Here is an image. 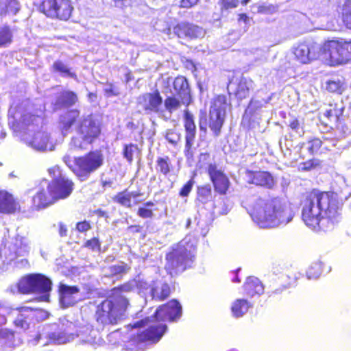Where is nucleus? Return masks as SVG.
I'll use <instances>...</instances> for the list:
<instances>
[{
  "label": "nucleus",
  "instance_id": "nucleus-59",
  "mask_svg": "<svg viewBox=\"0 0 351 351\" xmlns=\"http://www.w3.org/2000/svg\"><path fill=\"white\" fill-rule=\"evenodd\" d=\"M91 229L89 221L84 220L76 223V230L80 232H85Z\"/></svg>",
  "mask_w": 351,
  "mask_h": 351
},
{
  "label": "nucleus",
  "instance_id": "nucleus-19",
  "mask_svg": "<svg viewBox=\"0 0 351 351\" xmlns=\"http://www.w3.org/2000/svg\"><path fill=\"white\" fill-rule=\"evenodd\" d=\"M42 181L40 183V188L32 198V210L38 211L47 208L56 203L54 197L51 193V190L47 184L46 188L42 185Z\"/></svg>",
  "mask_w": 351,
  "mask_h": 351
},
{
  "label": "nucleus",
  "instance_id": "nucleus-49",
  "mask_svg": "<svg viewBox=\"0 0 351 351\" xmlns=\"http://www.w3.org/2000/svg\"><path fill=\"white\" fill-rule=\"evenodd\" d=\"M308 152L311 155H315L322 146V141L319 138H313L307 141Z\"/></svg>",
  "mask_w": 351,
  "mask_h": 351
},
{
  "label": "nucleus",
  "instance_id": "nucleus-10",
  "mask_svg": "<svg viewBox=\"0 0 351 351\" xmlns=\"http://www.w3.org/2000/svg\"><path fill=\"white\" fill-rule=\"evenodd\" d=\"M322 48L332 65L345 64L351 62V40H328L324 43Z\"/></svg>",
  "mask_w": 351,
  "mask_h": 351
},
{
  "label": "nucleus",
  "instance_id": "nucleus-35",
  "mask_svg": "<svg viewBox=\"0 0 351 351\" xmlns=\"http://www.w3.org/2000/svg\"><path fill=\"white\" fill-rule=\"evenodd\" d=\"M78 102V96L72 90H64L56 101L60 107L69 108L75 106Z\"/></svg>",
  "mask_w": 351,
  "mask_h": 351
},
{
  "label": "nucleus",
  "instance_id": "nucleus-31",
  "mask_svg": "<svg viewBox=\"0 0 351 351\" xmlns=\"http://www.w3.org/2000/svg\"><path fill=\"white\" fill-rule=\"evenodd\" d=\"M244 294L248 297L260 295L264 291L261 282L255 277H248L243 285Z\"/></svg>",
  "mask_w": 351,
  "mask_h": 351
},
{
  "label": "nucleus",
  "instance_id": "nucleus-18",
  "mask_svg": "<svg viewBox=\"0 0 351 351\" xmlns=\"http://www.w3.org/2000/svg\"><path fill=\"white\" fill-rule=\"evenodd\" d=\"M15 310L18 314L13 324L23 330H28L32 322H38V314L41 313L40 310L25 306L17 307Z\"/></svg>",
  "mask_w": 351,
  "mask_h": 351
},
{
  "label": "nucleus",
  "instance_id": "nucleus-11",
  "mask_svg": "<svg viewBox=\"0 0 351 351\" xmlns=\"http://www.w3.org/2000/svg\"><path fill=\"white\" fill-rule=\"evenodd\" d=\"M165 33L169 36L176 37L181 43L201 39L205 35L202 27L188 21H181L169 26L166 28Z\"/></svg>",
  "mask_w": 351,
  "mask_h": 351
},
{
  "label": "nucleus",
  "instance_id": "nucleus-37",
  "mask_svg": "<svg viewBox=\"0 0 351 351\" xmlns=\"http://www.w3.org/2000/svg\"><path fill=\"white\" fill-rule=\"evenodd\" d=\"M16 287L21 293H34V274H27L21 278L17 282Z\"/></svg>",
  "mask_w": 351,
  "mask_h": 351
},
{
  "label": "nucleus",
  "instance_id": "nucleus-9",
  "mask_svg": "<svg viewBox=\"0 0 351 351\" xmlns=\"http://www.w3.org/2000/svg\"><path fill=\"white\" fill-rule=\"evenodd\" d=\"M38 10L51 20L68 21L74 6L71 0H40Z\"/></svg>",
  "mask_w": 351,
  "mask_h": 351
},
{
  "label": "nucleus",
  "instance_id": "nucleus-25",
  "mask_svg": "<svg viewBox=\"0 0 351 351\" xmlns=\"http://www.w3.org/2000/svg\"><path fill=\"white\" fill-rule=\"evenodd\" d=\"M344 108L337 104H330L323 113V117L327 121L326 125H332L336 128H339L343 123Z\"/></svg>",
  "mask_w": 351,
  "mask_h": 351
},
{
  "label": "nucleus",
  "instance_id": "nucleus-46",
  "mask_svg": "<svg viewBox=\"0 0 351 351\" xmlns=\"http://www.w3.org/2000/svg\"><path fill=\"white\" fill-rule=\"evenodd\" d=\"M108 269L110 272V276H122L130 269V267L127 263L121 262V264L110 266Z\"/></svg>",
  "mask_w": 351,
  "mask_h": 351
},
{
  "label": "nucleus",
  "instance_id": "nucleus-20",
  "mask_svg": "<svg viewBox=\"0 0 351 351\" xmlns=\"http://www.w3.org/2000/svg\"><path fill=\"white\" fill-rule=\"evenodd\" d=\"M295 60L300 64H308L317 58V47L311 43L302 42L293 48Z\"/></svg>",
  "mask_w": 351,
  "mask_h": 351
},
{
  "label": "nucleus",
  "instance_id": "nucleus-16",
  "mask_svg": "<svg viewBox=\"0 0 351 351\" xmlns=\"http://www.w3.org/2000/svg\"><path fill=\"white\" fill-rule=\"evenodd\" d=\"M182 313V308L180 303L178 300L172 299L160 305L155 311L153 317L162 323L173 322L179 319Z\"/></svg>",
  "mask_w": 351,
  "mask_h": 351
},
{
  "label": "nucleus",
  "instance_id": "nucleus-56",
  "mask_svg": "<svg viewBox=\"0 0 351 351\" xmlns=\"http://www.w3.org/2000/svg\"><path fill=\"white\" fill-rule=\"evenodd\" d=\"M210 160V154L209 152L201 153L198 156L197 166L199 169L203 168L206 165H208V166L210 164L209 163Z\"/></svg>",
  "mask_w": 351,
  "mask_h": 351
},
{
  "label": "nucleus",
  "instance_id": "nucleus-24",
  "mask_svg": "<svg viewBox=\"0 0 351 351\" xmlns=\"http://www.w3.org/2000/svg\"><path fill=\"white\" fill-rule=\"evenodd\" d=\"M173 290V287L168 282L155 280L150 285L149 294L152 300L163 302L170 297Z\"/></svg>",
  "mask_w": 351,
  "mask_h": 351
},
{
  "label": "nucleus",
  "instance_id": "nucleus-53",
  "mask_svg": "<svg viewBox=\"0 0 351 351\" xmlns=\"http://www.w3.org/2000/svg\"><path fill=\"white\" fill-rule=\"evenodd\" d=\"M194 180L193 178L188 180L180 189L179 191V195L182 197H188L190 193L192 191L193 186L194 185Z\"/></svg>",
  "mask_w": 351,
  "mask_h": 351
},
{
  "label": "nucleus",
  "instance_id": "nucleus-27",
  "mask_svg": "<svg viewBox=\"0 0 351 351\" xmlns=\"http://www.w3.org/2000/svg\"><path fill=\"white\" fill-rule=\"evenodd\" d=\"M346 88V82L342 75H335L325 82L324 89L330 94L342 95Z\"/></svg>",
  "mask_w": 351,
  "mask_h": 351
},
{
  "label": "nucleus",
  "instance_id": "nucleus-58",
  "mask_svg": "<svg viewBox=\"0 0 351 351\" xmlns=\"http://www.w3.org/2000/svg\"><path fill=\"white\" fill-rule=\"evenodd\" d=\"M127 230L133 234L142 233L143 239L146 237V233L144 232L143 226L139 224L130 225L127 228Z\"/></svg>",
  "mask_w": 351,
  "mask_h": 351
},
{
  "label": "nucleus",
  "instance_id": "nucleus-55",
  "mask_svg": "<svg viewBox=\"0 0 351 351\" xmlns=\"http://www.w3.org/2000/svg\"><path fill=\"white\" fill-rule=\"evenodd\" d=\"M137 215L142 219H152L154 216V210L150 208L140 206L136 212Z\"/></svg>",
  "mask_w": 351,
  "mask_h": 351
},
{
  "label": "nucleus",
  "instance_id": "nucleus-5",
  "mask_svg": "<svg viewBox=\"0 0 351 351\" xmlns=\"http://www.w3.org/2000/svg\"><path fill=\"white\" fill-rule=\"evenodd\" d=\"M130 326L132 328L147 327L130 336L125 344L127 351H139L141 343L155 344L158 343L167 330V324L157 321L153 316L146 317L130 324Z\"/></svg>",
  "mask_w": 351,
  "mask_h": 351
},
{
  "label": "nucleus",
  "instance_id": "nucleus-48",
  "mask_svg": "<svg viewBox=\"0 0 351 351\" xmlns=\"http://www.w3.org/2000/svg\"><path fill=\"white\" fill-rule=\"evenodd\" d=\"M14 339L15 331L6 328H0V341L5 343L13 344Z\"/></svg>",
  "mask_w": 351,
  "mask_h": 351
},
{
  "label": "nucleus",
  "instance_id": "nucleus-50",
  "mask_svg": "<svg viewBox=\"0 0 351 351\" xmlns=\"http://www.w3.org/2000/svg\"><path fill=\"white\" fill-rule=\"evenodd\" d=\"M138 149V146L133 143L125 145L123 149V154L125 158L131 163L133 161L134 152Z\"/></svg>",
  "mask_w": 351,
  "mask_h": 351
},
{
  "label": "nucleus",
  "instance_id": "nucleus-29",
  "mask_svg": "<svg viewBox=\"0 0 351 351\" xmlns=\"http://www.w3.org/2000/svg\"><path fill=\"white\" fill-rule=\"evenodd\" d=\"M141 195L139 192H128V189H124L120 192H118L114 195L112 199L114 202L119 204L125 208H130L134 205H137L138 202L135 201L134 203L132 202V198L136 199V197Z\"/></svg>",
  "mask_w": 351,
  "mask_h": 351
},
{
  "label": "nucleus",
  "instance_id": "nucleus-23",
  "mask_svg": "<svg viewBox=\"0 0 351 351\" xmlns=\"http://www.w3.org/2000/svg\"><path fill=\"white\" fill-rule=\"evenodd\" d=\"M21 211L19 202L5 189H0V214L14 215Z\"/></svg>",
  "mask_w": 351,
  "mask_h": 351
},
{
  "label": "nucleus",
  "instance_id": "nucleus-38",
  "mask_svg": "<svg viewBox=\"0 0 351 351\" xmlns=\"http://www.w3.org/2000/svg\"><path fill=\"white\" fill-rule=\"evenodd\" d=\"M251 307L252 304L247 300L237 299L232 304L231 311L234 317H240Z\"/></svg>",
  "mask_w": 351,
  "mask_h": 351
},
{
  "label": "nucleus",
  "instance_id": "nucleus-7",
  "mask_svg": "<svg viewBox=\"0 0 351 351\" xmlns=\"http://www.w3.org/2000/svg\"><path fill=\"white\" fill-rule=\"evenodd\" d=\"M47 172L52 180L43 179L42 182L48 184L56 202L68 198L74 190V182L62 173L58 165L49 168Z\"/></svg>",
  "mask_w": 351,
  "mask_h": 351
},
{
  "label": "nucleus",
  "instance_id": "nucleus-43",
  "mask_svg": "<svg viewBox=\"0 0 351 351\" xmlns=\"http://www.w3.org/2000/svg\"><path fill=\"white\" fill-rule=\"evenodd\" d=\"M31 145L37 150L45 151L48 147L49 137L44 134H39L32 138Z\"/></svg>",
  "mask_w": 351,
  "mask_h": 351
},
{
  "label": "nucleus",
  "instance_id": "nucleus-57",
  "mask_svg": "<svg viewBox=\"0 0 351 351\" xmlns=\"http://www.w3.org/2000/svg\"><path fill=\"white\" fill-rule=\"evenodd\" d=\"M84 246L92 250L93 251H99L101 249L100 241L97 237H93L89 240H87L84 243Z\"/></svg>",
  "mask_w": 351,
  "mask_h": 351
},
{
  "label": "nucleus",
  "instance_id": "nucleus-15",
  "mask_svg": "<svg viewBox=\"0 0 351 351\" xmlns=\"http://www.w3.org/2000/svg\"><path fill=\"white\" fill-rule=\"evenodd\" d=\"M253 84V80L245 77L243 73L234 72L228 80V88L232 86L233 95L238 101H242L250 96Z\"/></svg>",
  "mask_w": 351,
  "mask_h": 351
},
{
  "label": "nucleus",
  "instance_id": "nucleus-45",
  "mask_svg": "<svg viewBox=\"0 0 351 351\" xmlns=\"http://www.w3.org/2000/svg\"><path fill=\"white\" fill-rule=\"evenodd\" d=\"M12 33L10 28L4 26L0 29V48L5 47L12 42Z\"/></svg>",
  "mask_w": 351,
  "mask_h": 351
},
{
  "label": "nucleus",
  "instance_id": "nucleus-17",
  "mask_svg": "<svg viewBox=\"0 0 351 351\" xmlns=\"http://www.w3.org/2000/svg\"><path fill=\"white\" fill-rule=\"evenodd\" d=\"M206 172L216 193L226 195L230 187V181L226 173L216 164H209Z\"/></svg>",
  "mask_w": 351,
  "mask_h": 351
},
{
  "label": "nucleus",
  "instance_id": "nucleus-28",
  "mask_svg": "<svg viewBox=\"0 0 351 351\" xmlns=\"http://www.w3.org/2000/svg\"><path fill=\"white\" fill-rule=\"evenodd\" d=\"M173 88L177 96L192 102L191 88L188 80L184 76L176 77L173 82Z\"/></svg>",
  "mask_w": 351,
  "mask_h": 351
},
{
  "label": "nucleus",
  "instance_id": "nucleus-32",
  "mask_svg": "<svg viewBox=\"0 0 351 351\" xmlns=\"http://www.w3.org/2000/svg\"><path fill=\"white\" fill-rule=\"evenodd\" d=\"M60 300L66 306L73 305L75 300L72 298L74 294L80 291V289L77 286H68L61 284L59 287Z\"/></svg>",
  "mask_w": 351,
  "mask_h": 351
},
{
  "label": "nucleus",
  "instance_id": "nucleus-30",
  "mask_svg": "<svg viewBox=\"0 0 351 351\" xmlns=\"http://www.w3.org/2000/svg\"><path fill=\"white\" fill-rule=\"evenodd\" d=\"M10 252L15 258L26 256L29 254V247L27 240L20 235H16L10 247Z\"/></svg>",
  "mask_w": 351,
  "mask_h": 351
},
{
  "label": "nucleus",
  "instance_id": "nucleus-34",
  "mask_svg": "<svg viewBox=\"0 0 351 351\" xmlns=\"http://www.w3.org/2000/svg\"><path fill=\"white\" fill-rule=\"evenodd\" d=\"M213 193L210 184H205L197 186L195 201L199 205L208 204L212 200Z\"/></svg>",
  "mask_w": 351,
  "mask_h": 351
},
{
  "label": "nucleus",
  "instance_id": "nucleus-2",
  "mask_svg": "<svg viewBox=\"0 0 351 351\" xmlns=\"http://www.w3.org/2000/svg\"><path fill=\"white\" fill-rule=\"evenodd\" d=\"M75 125L76 135L72 136L70 145L78 149H84L86 145L95 143L101 135V123L91 114L81 117V112L77 108L69 109L58 119L60 131L64 135L71 132Z\"/></svg>",
  "mask_w": 351,
  "mask_h": 351
},
{
  "label": "nucleus",
  "instance_id": "nucleus-3",
  "mask_svg": "<svg viewBox=\"0 0 351 351\" xmlns=\"http://www.w3.org/2000/svg\"><path fill=\"white\" fill-rule=\"evenodd\" d=\"M136 285L132 279L110 289V293L95 307V319L99 325L114 326L127 317L130 303L123 293L132 291Z\"/></svg>",
  "mask_w": 351,
  "mask_h": 351
},
{
  "label": "nucleus",
  "instance_id": "nucleus-42",
  "mask_svg": "<svg viewBox=\"0 0 351 351\" xmlns=\"http://www.w3.org/2000/svg\"><path fill=\"white\" fill-rule=\"evenodd\" d=\"M40 116L32 112H25L21 117V122L25 128L38 126Z\"/></svg>",
  "mask_w": 351,
  "mask_h": 351
},
{
  "label": "nucleus",
  "instance_id": "nucleus-54",
  "mask_svg": "<svg viewBox=\"0 0 351 351\" xmlns=\"http://www.w3.org/2000/svg\"><path fill=\"white\" fill-rule=\"evenodd\" d=\"M219 3L221 10L223 11L237 8L239 1V0H219Z\"/></svg>",
  "mask_w": 351,
  "mask_h": 351
},
{
  "label": "nucleus",
  "instance_id": "nucleus-52",
  "mask_svg": "<svg viewBox=\"0 0 351 351\" xmlns=\"http://www.w3.org/2000/svg\"><path fill=\"white\" fill-rule=\"evenodd\" d=\"M322 273V265L319 263L313 264L307 271V275L309 278H318Z\"/></svg>",
  "mask_w": 351,
  "mask_h": 351
},
{
  "label": "nucleus",
  "instance_id": "nucleus-14",
  "mask_svg": "<svg viewBox=\"0 0 351 351\" xmlns=\"http://www.w3.org/2000/svg\"><path fill=\"white\" fill-rule=\"evenodd\" d=\"M226 116L217 111L209 110L208 114L206 110H200L199 117V127L201 131L206 132L208 127L215 136H219L225 122Z\"/></svg>",
  "mask_w": 351,
  "mask_h": 351
},
{
  "label": "nucleus",
  "instance_id": "nucleus-41",
  "mask_svg": "<svg viewBox=\"0 0 351 351\" xmlns=\"http://www.w3.org/2000/svg\"><path fill=\"white\" fill-rule=\"evenodd\" d=\"M52 69L56 73H59L63 76H67L73 79H77V75L72 71L62 61L56 60L52 64Z\"/></svg>",
  "mask_w": 351,
  "mask_h": 351
},
{
  "label": "nucleus",
  "instance_id": "nucleus-61",
  "mask_svg": "<svg viewBox=\"0 0 351 351\" xmlns=\"http://www.w3.org/2000/svg\"><path fill=\"white\" fill-rule=\"evenodd\" d=\"M300 122L297 118H294L291 120L288 125L289 128L295 132H298L299 129L300 128Z\"/></svg>",
  "mask_w": 351,
  "mask_h": 351
},
{
  "label": "nucleus",
  "instance_id": "nucleus-44",
  "mask_svg": "<svg viewBox=\"0 0 351 351\" xmlns=\"http://www.w3.org/2000/svg\"><path fill=\"white\" fill-rule=\"evenodd\" d=\"M322 166V161L316 158H312L306 161L302 162L299 165V171L308 172L321 168Z\"/></svg>",
  "mask_w": 351,
  "mask_h": 351
},
{
  "label": "nucleus",
  "instance_id": "nucleus-6",
  "mask_svg": "<svg viewBox=\"0 0 351 351\" xmlns=\"http://www.w3.org/2000/svg\"><path fill=\"white\" fill-rule=\"evenodd\" d=\"M194 255L183 245L172 247L165 254V269L171 277L178 276L191 267Z\"/></svg>",
  "mask_w": 351,
  "mask_h": 351
},
{
  "label": "nucleus",
  "instance_id": "nucleus-36",
  "mask_svg": "<svg viewBox=\"0 0 351 351\" xmlns=\"http://www.w3.org/2000/svg\"><path fill=\"white\" fill-rule=\"evenodd\" d=\"M231 105L227 96L223 94L217 95L213 99L210 109L213 111H217L220 114L226 116L227 107Z\"/></svg>",
  "mask_w": 351,
  "mask_h": 351
},
{
  "label": "nucleus",
  "instance_id": "nucleus-51",
  "mask_svg": "<svg viewBox=\"0 0 351 351\" xmlns=\"http://www.w3.org/2000/svg\"><path fill=\"white\" fill-rule=\"evenodd\" d=\"M166 140L173 145H176L180 140V134L175 129H169L166 132Z\"/></svg>",
  "mask_w": 351,
  "mask_h": 351
},
{
  "label": "nucleus",
  "instance_id": "nucleus-1",
  "mask_svg": "<svg viewBox=\"0 0 351 351\" xmlns=\"http://www.w3.org/2000/svg\"><path fill=\"white\" fill-rule=\"evenodd\" d=\"M301 218L313 230L322 228V222L334 224L341 219V207L337 194L331 191L312 189L304 193L300 201Z\"/></svg>",
  "mask_w": 351,
  "mask_h": 351
},
{
  "label": "nucleus",
  "instance_id": "nucleus-26",
  "mask_svg": "<svg viewBox=\"0 0 351 351\" xmlns=\"http://www.w3.org/2000/svg\"><path fill=\"white\" fill-rule=\"evenodd\" d=\"M52 282L49 278L41 274H34V293L42 294L40 300L48 301Z\"/></svg>",
  "mask_w": 351,
  "mask_h": 351
},
{
  "label": "nucleus",
  "instance_id": "nucleus-12",
  "mask_svg": "<svg viewBox=\"0 0 351 351\" xmlns=\"http://www.w3.org/2000/svg\"><path fill=\"white\" fill-rule=\"evenodd\" d=\"M300 276L292 270L287 269L285 274L281 276L279 284L268 291V298L273 300H281L289 293V289L298 285Z\"/></svg>",
  "mask_w": 351,
  "mask_h": 351
},
{
  "label": "nucleus",
  "instance_id": "nucleus-47",
  "mask_svg": "<svg viewBox=\"0 0 351 351\" xmlns=\"http://www.w3.org/2000/svg\"><path fill=\"white\" fill-rule=\"evenodd\" d=\"M342 20L345 25L351 29V0H346L341 9Z\"/></svg>",
  "mask_w": 351,
  "mask_h": 351
},
{
  "label": "nucleus",
  "instance_id": "nucleus-8",
  "mask_svg": "<svg viewBox=\"0 0 351 351\" xmlns=\"http://www.w3.org/2000/svg\"><path fill=\"white\" fill-rule=\"evenodd\" d=\"M104 163V156L101 150L90 151L83 156L74 158L72 172L81 181L87 180L90 174L98 170Z\"/></svg>",
  "mask_w": 351,
  "mask_h": 351
},
{
  "label": "nucleus",
  "instance_id": "nucleus-21",
  "mask_svg": "<svg viewBox=\"0 0 351 351\" xmlns=\"http://www.w3.org/2000/svg\"><path fill=\"white\" fill-rule=\"evenodd\" d=\"M138 102L145 112L159 113L161 112L163 99L160 91L156 89L153 92L141 95Z\"/></svg>",
  "mask_w": 351,
  "mask_h": 351
},
{
  "label": "nucleus",
  "instance_id": "nucleus-33",
  "mask_svg": "<svg viewBox=\"0 0 351 351\" xmlns=\"http://www.w3.org/2000/svg\"><path fill=\"white\" fill-rule=\"evenodd\" d=\"M163 103L166 111L171 114L179 109L182 106L188 107L192 102L187 99L184 100V99L176 95H171L166 97Z\"/></svg>",
  "mask_w": 351,
  "mask_h": 351
},
{
  "label": "nucleus",
  "instance_id": "nucleus-40",
  "mask_svg": "<svg viewBox=\"0 0 351 351\" xmlns=\"http://www.w3.org/2000/svg\"><path fill=\"white\" fill-rule=\"evenodd\" d=\"M19 10V2L17 0H3L0 3L1 16H3L9 13L16 14Z\"/></svg>",
  "mask_w": 351,
  "mask_h": 351
},
{
  "label": "nucleus",
  "instance_id": "nucleus-64",
  "mask_svg": "<svg viewBox=\"0 0 351 351\" xmlns=\"http://www.w3.org/2000/svg\"><path fill=\"white\" fill-rule=\"evenodd\" d=\"M182 64L185 67L190 69H195L196 66L193 61L189 58H184L182 60Z\"/></svg>",
  "mask_w": 351,
  "mask_h": 351
},
{
  "label": "nucleus",
  "instance_id": "nucleus-39",
  "mask_svg": "<svg viewBox=\"0 0 351 351\" xmlns=\"http://www.w3.org/2000/svg\"><path fill=\"white\" fill-rule=\"evenodd\" d=\"M156 169L157 172L162 175H169L173 169L169 157L168 156L158 157L156 160Z\"/></svg>",
  "mask_w": 351,
  "mask_h": 351
},
{
  "label": "nucleus",
  "instance_id": "nucleus-13",
  "mask_svg": "<svg viewBox=\"0 0 351 351\" xmlns=\"http://www.w3.org/2000/svg\"><path fill=\"white\" fill-rule=\"evenodd\" d=\"M183 122L185 130V146L184 154L187 160L194 159L193 144L197 128L193 114L188 109L184 110Z\"/></svg>",
  "mask_w": 351,
  "mask_h": 351
},
{
  "label": "nucleus",
  "instance_id": "nucleus-62",
  "mask_svg": "<svg viewBox=\"0 0 351 351\" xmlns=\"http://www.w3.org/2000/svg\"><path fill=\"white\" fill-rule=\"evenodd\" d=\"M109 86L110 87L108 88H106L104 90V93L106 96H108V97L117 96L119 94V93L114 88V86L112 84H110Z\"/></svg>",
  "mask_w": 351,
  "mask_h": 351
},
{
  "label": "nucleus",
  "instance_id": "nucleus-63",
  "mask_svg": "<svg viewBox=\"0 0 351 351\" xmlns=\"http://www.w3.org/2000/svg\"><path fill=\"white\" fill-rule=\"evenodd\" d=\"M116 6L124 8L132 5V0H112Z\"/></svg>",
  "mask_w": 351,
  "mask_h": 351
},
{
  "label": "nucleus",
  "instance_id": "nucleus-4",
  "mask_svg": "<svg viewBox=\"0 0 351 351\" xmlns=\"http://www.w3.org/2000/svg\"><path fill=\"white\" fill-rule=\"evenodd\" d=\"M245 204L252 220L263 228L286 224L293 217L286 205L277 197L260 196L254 199H247Z\"/></svg>",
  "mask_w": 351,
  "mask_h": 351
},
{
  "label": "nucleus",
  "instance_id": "nucleus-22",
  "mask_svg": "<svg viewBox=\"0 0 351 351\" xmlns=\"http://www.w3.org/2000/svg\"><path fill=\"white\" fill-rule=\"evenodd\" d=\"M245 175L247 182L251 184L271 189L275 185V180L272 175L266 171L246 170Z\"/></svg>",
  "mask_w": 351,
  "mask_h": 351
},
{
  "label": "nucleus",
  "instance_id": "nucleus-60",
  "mask_svg": "<svg viewBox=\"0 0 351 351\" xmlns=\"http://www.w3.org/2000/svg\"><path fill=\"white\" fill-rule=\"evenodd\" d=\"M199 0H180V7L182 8H191L195 5Z\"/></svg>",
  "mask_w": 351,
  "mask_h": 351
}]
</instances>
